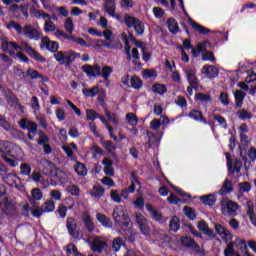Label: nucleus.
Here are the masks:
<instances>
[{"label":"nucleus","instance_id":"obj_10","mask_svg":"<svg viewBox=\"0 0 256 256\" xmlns=\"http://www.w3.org/2000/svg\"><path fill=\"white\" fill-rule=\"evenodd\" d=\"M112 217L115 223H121L122 221H127L129 215H127L123 206H116L114 208Z\"/></svg>","mask_w":256,"mask_h":256},{"label":"nucleus","instance_id":"obj_40","mask_svg":"<svg viewBox=\"0 0 256 256\" xmlns=\"http://www.w3.org/2000/svg\"><path fill=\"white\" fill-rule=\"evenodd\" d=\"M82 93L86 97H96L97 95H99V86H94L91 89L84 88L82 90Z\"/></svg>","mask_w":256,"mask_h":256},{"label":"nucleus","instance_id":"obj_63","mask_svg":"<svg viewBox=\"0 0 256 256\" xmlns=\"http://www.w3.org/2000/svg\"><path fill=\"white\" fill-rule=\"evenodd\" d=\"M144 79H151V77H157V71L151 69H145L142 72Z\"/></svg>","mask_w":256,"mask_h":256},{"label":"nucleus","instance_id":"obj_1","mask_svg":"<svg viewBox=\"0 0 256 256\" xmlns=\"http://www.w3.org/2000/svg\"><path fill=\"white\" fill-rule=\"evenodd\" d=\"M25 51L32 57L33 59H36V61H41V63H45V58L41 56L33 47L29 46L27 42L23 43L22 46L17 45L15 42H9L4 40L2 43V51L4 53H9L10 55H14L15 52L13 51Z\"/></svg>","mask_w":256,"mask_h":256},{"label":"nucleus","instance_id":"obj_3","mask_svg":"<svg viewBox=\"0 0 256 256\" xmlns=\"http://www.w3.org/2000/svg\"><path fill=\"white\" fill-rule=\"evenodd\" d=\"M220 208L223 215L235 217V215H237V210L239 209V204L233 200H229V198H223L220 201Z\"/></svg>","mask_w":256,"mask_h":256},{"label":"nucleus","instance_id":"obj_5","mask_svg":"<svg viewBox=\"0 0 256 256\" xmlns=\"http://www.w3.org/2000/svg\"><path fill=\"white\" fill-rule=\"evenodd\" d=\"M23 35H25L27 39H31L33 41H39V39L43 37V32L41 31V28L34 27L31 24H27L23 27Z\"/></svg>","mask_w":256,"mask_h":256},{"label":"nucleus","instance_id":"obj_48","mask_svg":"<svg viewBox=\"0 0 256 256\" xmlns=\"http://www.w3.org/2000/svg\"><path fill=\"white\" fill-rule=\"evenodd\" d=\"M64 29L69 33V35L73 34L75 31V25H73V19L67 18L64 22Z\"/></svg>","mask_w":256,"mask_h":256},{"label":"nucleus","instance_id":"obj_14","mask_svg":"<svg viewBox=\"0 0 256 256\" xmlns=\"http://www.w3.org/2000/svg\"><path fill=\"white\" fill-rule=\"evenodd\" d=\"M82 223L87 230L88 233H93L95 231V222H93V218L87 212L82 213Z\"/></svg>","mask_w":256,"mask_h":256},{"label":"nucleus","instance_id":"obj_7","mask_svg":"<svg viewBox=\"0 0 256 256\" xmlns=\"http://www.w3.org/2000/svg\"><path fill=\"white\" fill-rule=\"evenodd\" d=\"M181 243L183 247L193 249V251H195V253H197L198 255H204L203 250H201V247L199 246V244H197V242H195L193 238L189 236H182Z\"/></svg>","mask_w":256,"mask_h":256},{"label":"nucleus","instance_id":"obj_16","mask_svg":"<svg viewBox=\"0 0 256 256\" xmlns=\"http://www.w3.org/2000/svg\"><path fill=\"white\" fill-rule=\"evenodd\" d=\"M0 207L2 209V212L4 213V215H15V205H13V203H11L9 201V199H4L1 203H0Z\"/></svg>","mask_w":256,"mask_h":256},{"label":"nucleus","instance_id":"obj_38","mask_svg":"<svg viewBox=\"0 0 256 256\" xmlns=\"http://www.w3.org/2000/svg\"><path fill=\"white\" fill-rule=\"evenodd\" d=\"M54 175L60 183H67L68 181L67 173L63 172L61 169L56 168Z\"/></svg>","mask_w":256,"mask_h":256},{"label":"nucleus","instance_id":"obj_64","mask_svg":"<svg viewBox=\"0 0 256 256\" xmlns=\"http://www.w3.org/2000/svg\"><path fill=\"white\" fill-rule=\"evenodd\" d=\"M20 171L22 175H31V165L22 163L20 165Z\"/></svg>","mask_w":256,"mask_h":256},{"label":"nucleus","instance_id":"obj_15","mask_svg":"<svg viewBox=\"0 0 256 256\" xmlns=\"http://www.w3.org/2000/svg\"><path fill=\"white\" fill-rule=\"evenodd\" d=\"M215 230L222 239H225V241H231L233 239V234H231V231H229V229L225 228L223 225L216 224Z\"/></svg>","mask_w":256,"mask_h":256},{"label":"nucleus","instance_id":"obj_58","mask_svg":"<svg viewBox=\"0 0 256 256\" xmlns=\"http://www.w3.org/2000/svg\"><path fill=\"white\" fill-rule=\"evenodd\" d=\"M126 121H128V123L132 125V127H135V125L139 123V119H137V115H135L134 113H128L126 115Z\"/></svg>","mask_w":256,"mask_h":256},{"label":"nucleus","instance_id":"obj_33","mask_svg":"<svg viewBox=\"0 0 256 256\" xmlns=\"http://www.w3.org/2000/svg\"><path fill=\"white\" fill-rule=\"evenodd\" d=\"M96 219L97 221H99V223H101V225H103V227H111V225H113V222H111V219H109V217H107L104 214L98 213L96 215Z\"/></svg>","mask_w":256,"mask_h":256},{"label":"nucleus","instance_id":"obj_17","mask_svg":"<svg viewBox=\"0 0 256 256\" xmlns=\"http://www.w3.org/2000/svg\"><path fill=\"white\" fill-rule=\"evenodd\" d=\"M56 171H57V166H55V163L48 160H44L42 162L43 175H55Z\"/></svg>","mask_w":256,"mask_h":256},{"label":"nucleus","instance_id":"obj_30","mask_svg":"<svg viewBox=\"0 0 256 256\" xmlns=\"http://www.w3.org/2000/svg\"><path fill=\"white\" fill-rule=\"evenodd\" d=\"M31 195L32 196L28 197L30 203H33V201H41V199H43V192L39 188L32 189Z\"/></svg>","mask_w":256,"mask_h":256},{"label":"nucleus","instance_id":"obj_28","mask_svg":"<svg viewBox=\"0 0 256 256\" xmlns=\"http://www.w3.org/2000/svg\"><path fill=\"white\" fill-rule=\"evenodd\" d=\"M146 209L147 211L150 213L152 219H154L155 221H161V219H163V215L155 210V208H153V205L151 204H146Z\"/></svg>","mask_w":256,"mask_h":256},{"label":"nucleus","instance_id":"obj_37","mask_svg":"<svg viewBox=\"0 0 256 256\" xmlns=\"http://www.w3.org/2000/svg\"><path fill=\"white\" fill-rule=\"evenodd\" d=\"M152 91L156 95H165V93H167V87L163 84L156 83V84H153Z\"/></svg>","mask_w":256,"mask_h":256},{"label":"nucleus","instance_id":"obj_8","mask_svg":"<svg viewBox=\"0 0 256 256\" xmlns=\"http://www.w3.org/2000/svg\"><path fill=\"white\" fill-rule=\"evenodd\" d=\"M66 227L73 239H81V233L77 230V221L73 217L67 218Z\"/></svg>","mask_w":256,"mask_h":256},{"label":"nucleus","instance_id":"obj_47","mask_svg":"<svg viewBox=\"0 0 256 256\" xmlns=\"http://www.w3.org/2000/svg\"><path fill=\"white\" fill-rule=\"evenodd\" d=\"M102 146L109 154H113L117 149V146H115L111 140L102 142Z\"/></svg>","mask_w":256,"mask_h":256},{"label":"nucleus","instance_id":"obj_29","mask_svg":"<svg viewBox=\"0 0 256 256\" xmlns=\"http://www.w3.org/2000/svg\"><path fill=\"white\" fill-rule=\"evenodd\" d=\"M3 181L4 183H7V185H10V187H13V185H17V180L19 177L13 173H8L3 176Z\"/></svg>","mask_w":256,"mask_h":256},{"label":"nucleus","instance_id":"obj_35","mask_svg":"<svg viewBox=\"0 0 256 256\" xmlns=\"http://www.w3.org/2000/svg\"><path fill=\"white\" fill-rule=\"evenodd\" d=\"M129 87H132L133 89H136V91H139V89H141L143 87V80H141L137 76H132L130 79Z\"/></svg>","mask_w":256,"mask_h":256},{"label":"nucleus","instance_id":"obj_26","mask_svg":"<svg viewBox=\"0 0 256 256\" xmlns=\"http://www.w3.org/2000/svg\"><path fill=\"white\" fill-rule=\"evenodd\" d=\"M104 9L108 15L115 17V0H105Z\"/></svg>","mask_w":256,"mask_h":256},{"label":"nucleus","instance_id":"obj_31","mask_svg":"<svg viewBox=\"0 0 256 256\" xmlns=\"http://www.w3.org/2000/svg\"><path fill=\"white\" fill-rule=\"evenodd\" d=\"M198 229L199 231H202L204 235H207L208 237H213V230L209 229V225H207V222H205L204 220L198 223Z\"/></svg>","mask_w":256,"mask_h":256},{"label":"nucleus","instance_id":"obj_27","mask_svg":"<svg viewBox=\"0 0 256 256\" xmlns=\"http://www.w3.org/2000/svg\"><path fill=\"white\" fill-rule=\"evenodd\" d=\"M200 201L204 205H208L209 207H213L215 203L217 202V198H215V195L213 194H208L200 197Z\"/></svg>","mask_w":256,"mask_h":256},{"label":"nucleus","instance_id":"obj_22","mask_svg":"<svg viewBox=\"0 0 256 256\" xmlns=\"http://www.w3.org/2000/svg\"><path fill=\"white\" fill-rule=\"evenodd\" d=\"M188 22L194 29V31H197L198 33H200V35H207V33H211V30L209 28H206L205 26L198 24L191 18H189Z\"/></svg>","mask_w":256,"mask_h":256},{"label":"nucleus","instance_id":"obj_19","mask_svg":"<svg viewBox=\"0 0 256 256\" xmlns=\"http://www.w3.org/2000/svg\"><path fill=\"white\" fill-rule=\"evenodd\" d=\"M246 215L249 217L250 222L254 227H256V214H255V204H253V201H247L246 202Z\"/></svg>","mask_w":256,"mask_h":256},{"label":"nucleus","instance_id":"obj_4","mask_svg":"<svg viewBox=\"0 0 256 256\" xmlns=\"http://www.w3.org/2000/svg\"><path fill=\"white\" fill-rule=\"evenodd\" d=\"M124 23L129 28L133 27L137 35H143L145 33V25L138 18L126 14L124 16Z\"/></svg>","mask_w":256,"mask_h":256},{"label":"nucleus","instance_id":"obj_44","mask_svg":"<svg viewBox=\"0 0 256 256\" xmlns=\"http://www.w3.org/2000/svg\"><path fill=\"white\" fill-rule=\"evenodd\" d=\"M179 223H180L179 217H177V216L172 217L170 224H169L170 231L177 233V231H179V229L181 227L179 225Z\"/></svg>","mask_w":256,"mask_h":256},{"label":"nucleus","instance_id":"obj_18","mask_svg":"<svg viewBox=\"0 0 256 256\" xmlns=\"http://www.w3.org/2000/svg\"><path fill=\"white\" fill-rule=\"evenodd\" d=\"M206 77L209 79H215L219 75V68L213 66V65H205L202 68L201 71Z\"/></svg>","mask_w":256,"mask_h":256},{"label":"nucleus","instance_id":"obj_61","mask_svg":"<svg viewBox=\"0 0 256 256\" xmlns=\"http://www.w3.org/2000/svg\"><path fill=\"white\" fill-rule=\"evenodd\" d=\"M40 139L37 140L38 145H45L49 143V137H47V134H45L44 131H40L38 133Z\"/></svg>","mask_w":256,"mask_h":256},{"label":"nucleus","instance_id":"obj_25","mask_svg":"<svg viewBox=\"0 0 256 256\" xmlns=\"http://www.w3.org/2000/svg\"><path fill=\"white\" fill-rule=\"evenodd\" d=\"M188 117H190V119H194V121H201L204 123V125H207L208 123L207 119L203 117V113H201L199 110H191L188 114Z\"/></svg>","mask_w":256,"mask_h":256},{"label":"nucleus","instance_id":"obj_41","mask_svg":"<svg viewBox=\"0 0 256 256\" xmlns=\"http://www.w3.org/2000/svg\"><path fill=\"white\" fill-rule=\"evenodd\" d=\"M41 207L44 213H52V211H55V202L53 200H47Z\"/></svg>","mask_w":256,"mask_h":256},{"label":"nucleus","instance_id":"obj_59","mask_svg":"<svg viewBox=\"0 0 256 256\" xmlns=\"http://www.w3.org/2000/svg\"><path fill=\"white\" fill-rule=\"evenodd\" d=\"M99 114L93 110V109H88L86 110V119L87 121H95V119H98Z\"/></svg>","mask_w":256,"mask_h":256},{"label":"nucleus","instance_id":"obj_13","mask_svg":"<svg viewBox=\"0 0 256 256\" xmlns=\"http://www.w3.org/2000/svg\"><path fill=\"white\" fill-rule=\"evenodd\" d=\"M185 73H186V77H187V81H188L189 85H191V87H193V89H195V91H197V89H199V80L197 79L195 69L188 68L185 71Z\"/></svg>","mask_w":256,"mask_h":256},{"label":"nucleus","instance_id":"obj_21","mask_svg":"<svg viewBox=\"0 0 256 256\" xmlns=\"http://www.w3.org/2000/svg\"><path fill=\"white\" fill-rule=\"evenodd\" d=\"M218 193L219 195H229L233 193V182L229 178H226Z\"/></svg>","mask_w":256,"mask_h":256},{"label":"nucleus","instance_id":"obj_2","mask_svg":"<svg viewBox=\"0 0 256 256\" xmlns=\"http://www.w3.org/2000/svg\"><path fill=\"white\" fill-rule=\"evenodd\" d=\"M25 51L32 57L33 59H36V61H41V63H45V58L41 56L33 47L29 46L27 42L23 43L22 46L17 45L15 42H9L4 40L2 43V51L4 53H9L10 55H14L15 52L13 51Z\"/></svg>","mask_w":256,"mask_h":256},{"label":"nucleus","instance_id":"obj_46","mask_svg":"<svg viewBox=\"0 0 256 256\" xmlns=\"http://www.w3.org/2000/svg\"><path fill=\"white\" fill-rule=\"evenodd\" d=\"M183 212H184V215H186V217H188V219H190L191 221H195V219L197 218V214H195V210L189 206H185L183 208Z\"/></svg>","mask_w":256,"mask_h":256},{"label":"nucleus","instance_id":"obj_20","mask_svg":"<svg viewBox=\"0 0 256 256\" xmlns=\"http://www.w3.org/2000/svg\"><path fill=\"white\" fill-rule=\"evenodd\" d=\"M42 45H45L46 49L51 51V53H57L59 51V43L49 40L47 36L42 38Z\"/></svg>","mask_w":256,"mask_h":256},{"label":"nucleus","instance_id":"obj_45","mask_svg":"<svg viewBox=\"0 0 256 256\" xmlns=\"http://www.w3.org/2000/svg\"><path fill=\"white\" fill-rule=\"evenodd\" d=\"M8 29H15V31L18 33V35H23V26L21 24L15 22V21H10L7 24Z\"/></svg>","mask_w":256,"mask_h":256},{"label":"nucleus","instance_id":"obj_51","mask_svg":"<svg viewBox=\"0 0 256 256\" xmlns=\"http://www.w3.org/2000/svg\"><path fill=\"white\" fill-rule=\"evenodd\" d=\"M237 115L239 117V119H241L242 121H245L246 119H252L253 118V114L245 109H241L237 112Z\"/></svg>","mask_w":256,"mask_h":256},{"label":"nucleus","instance_id":"obj_53","mask_svg":"<svg viewBox=\"0 0 256 256\" xmlns=\"http://www.w3.org/2000/svg\"><path fill=\"white\" fill-rule=\"evenodd\" d=\"M235 244L229 242L224 250V256H235Z\"/></svg>","mask_w":256,"mask_h":256},{"label":"nucleus","instance_id":"obj_39","mask_svg":"<svg viewBox=\"0 0 256 256\" xmlns=\"http://www.w3.org/2000/svg\"><path fill=\"white\" fill-rule=\"evenodd\" d=\"M75 172L80 175L81 177H85L87 175V167L85 164L81 162H77L76 165L74 166Z\"/></svg>","mask_w":256,"mask_h":256},{"label":"nucleus","instance_id":"obj_11","mask_svg":"<svg viewBox=\"0 0 256 256\" xmlns=\"http://www.w3.org/2000/svg\"><path fill=\"white\" fill-rule=\"evenodd\" d=\"M226 159L229 173H241V168L243 167V162L241 160H235L233 163L229 154H227Z\"/></svg>","mask_w":256,"mask_h":256},{"label":"nucleus","instance_id":"obj_57","mask_svg":"<svg viewBox=\"0 0 256 256\" xmlns=\"http://www.w3.org/2000/svg\"><path fill=\"white\" fill-rule=\"evenodd\" d=\"M75 59L76 58L73 50L66 51V62H65L66 67H70L71 63H73Z\"/></svg>","mask_w":256,"mask_h":256},{"label":"nucleus","instance_id":"obj_52","mask_svg":"<svg viewBox=\"0 0 256 256\" xmlns=\"http://www.w3.org/2000/svg\"><path fill=\"white\" fill-rule=\"evenodd\" d=\"M195 99L198 101H202L204 103H211L213 100L211 99V95L204 93H196Z\"/></svg>","mask_w":256,"mask_h":256},{"label":"nucleus","instance_id":"obj_49","mask_svg":"<svg viewBox=\"0 0 256 256\" xmlns=\"http://www.w3.org/2000/svg\"><path fill=\"white\" fill-rule=\"evenodd\" d=\"M66 191H68L70 195H73V197H79V195H81V189H79V186L77 185L67 186Z\"/></svg>","mask_w":256,"mask_h":256},{"label":"nucleus","instance_id":"obj_62","mask_svg":"<svg viewBox=\"0 0 256 256\" xmlns=\"http://www.w3.org/2000/svg\"><path fill=\"white\" fill-rule=\"evenodd\" d=\"M55 36L58 38V39H67L68 41H70V39H73V35L71 34H66L64 33L62 30H59L57 29L55 31Z\"/></svg>","mask_w":256,"mask_h":256},{"label":"nucleus","instance_id":"obj_55","mask_svg":"<svg viewBox=\"0 0 256 256\" xmlns=\"http://www.w3.org/2000/svg\"><path fill=\"white\" fill-rule=\"evenodd\" d=\"M67 51H58L54 53V59L58 61V63H66Z\"/></svg>","mask_w":256,"mask_h":256},{"label":"nucleus","instance_id":"obj_56","mask_svg":"<svg viewBox=\"0 0 256 256\" xmlns=\"http://www.w3.org/2000/svg\"><path fill=\"white\" fill-rule=\"evenodd\" d=\"M13 71L14 75H16V77H18L21 81H25V79H27V72L25 73V71H23L21 68L15 66Z\"/></svg>","mask_w":256,"mask_h":256},{"label":"nucleus","instance_id":"obj_9","mask_svg":"<svg viewBox=\"0 0 256 256\" xmlns=\"http://www.w3.org/2000/svg\"><path fill=\"white\" fill-rule=\"evenodd\" d=\"M108 245H107V241H105L103 238L101 237H96L92 240L91 243V249L92 251H94V253H103V251H105L107 249Z\"/></svg>","mask_w":256,"mask_h":256},{"label":"nucleus","instance_id":"obj_6","mask_svg":"<svg viewBox=\"0 0 256 256\" xmlns=\"http://www.w3.org/2000/svg\"><path fill=\"white\" fill-rule=\"evenodd\" d=\"M19 125L21 129H27L29 131L28 133V139L30 141H33L35 139V136L37 135V123L27 120V118H23L19 121Z\"/></svg>","mask_w":256,"mask_h":256},{"label":"nucleus","instance_id":"obj_54","mask_svg":"<svg viewBox=\"0 0 256 256\" xmlns=\"http://www.w3.org/2000/svg\"><path fill=\"white\" fill-rule=\"evenodd\" d=\"M44 31L45 33L57 31V26L55 25V23H53V21L46 20V22L44 23Z\"/></svg>","mask_w":256,"mask_h":256},{"label":"nucleus","instance_id":"obj_32","mask_svg":"<svg viewBox=\"0 0 256 256\" xmlns=\"http://www.w3.org/2000/svg\"><path fill=\"white\" fill-rule=\"evenodd\" d=\"M26 77H28L29 79H42V81H45V76H43V74L39 73V71L35 70V69H28L26 71Z\"/></svg>","mask_w":256,"mask_h":256},{"label":"nucleus","instance_id":"obj_50","mask_svg":"<svg viewBox=\"0 0 256 256\" xmlns=\"http://www.w3.org/2000/svg\"><path fill=\"white\" fill-rule=\"evenodd\" d=\"M104 113H105L106 117L108 118V121H111V123H113V125H119V119H117V115L115 113H112L108 109H105Z\"/></svg>","mask_w":256,"mask_h":256},{"label":"nucleus","instance_id":"obj_43","mask_svg":"<svg viewBox=\"0 0 256 256\" xmlns=\"http://www.w3.org/2000/svg\"><path fill=\"white\" fill-rule=\"evenodd\" d=\"M90 151L93 159H99V157L103 155V149H101L97 144L92 145Z\"/></svg>","mask_w":256,"mask_h":256},{"label":"nucleus","instance_id":"obj_24","mask_svg":"<svg viewBox=\"0 0 256 256\" xmlns=\"http://www.w3.org/2000/svg\"><path fill=\"white\" fill-rule=\"evenodd\" d=\"M12 149L13 143L0 140V153H2L1 155H11Z\"/></svg>","mask_w":256,"mask_h":256},{"label":"nucleus","instance_id":"obj_36","mask_svg":"<svg viewBox=\"0 0 256 256\" xmlns=\"http://www.w3.org/2000/svg\"><path fill=\"white\" fill-rule=\"evenodd\" d=\"M125 245V241L121 237L114 238L112 241V251L117 253Z\"/></svg>","mask_w":256,"mask_h":256},{"label":"nucleus","instance_id":"obj_23","mask_svg":"<svg viewBox=\"0 0 256 256\" xmlns=\"http://www.w3.org/2000/svg\"><path fill=\"white\" fill-rule=\"evenodd\" d=\"M166 25L168 31H170L172 35H177V33H179V23H177V20H175V18H168L166 21Z\"/></svg>","mask_w":256,"mask_h":256},{"label":"nucleus","instance_id":"obj_34","mask_svg":"<svg viewBox=\"0 0 256 256\" xmlns=\"http://www.w3.org/2000/svg\"><path fill=\"white\" fill-rule=\"evenodd\" d=\"M90 195L92 197H95V199H101L103 195H105V189L103 187L96 185L93 187L92 191L90 192Z\"/></svg>","mask_w":256,"mask_h":256},{"label":"nucleus","instance_id":"obj_12","mask_svg":"<svg viewBox=\"0 0 256 256\" xmlns=\"http://www.w3.org/2000/svg\"><path fill=\"white\" fill-rule=\"evenodd\" d=\"M82 71L86 73L88 77H99L101 76V67L99 65H89L85 64L82 66Z\"/></svg>","mask_w":256,"mask_h":256},{"label":"nucleus","instance_id":"obj_42","mask_svg":"<svg viewBox=\"0 0 256 256\" xmlns=\"http://www.w3.org/2000/svg\"><path fill=\"white\" fill-rule=\"evenodd\" d=\"M233 244L237 247V249H240L242 253L245 254L247 252V242H245V240L236 238Z\"/></svg>","mask_w":256,"mask_h":256},{"label":"nucleus","instance_id":"obj_60","mask_svg":"<svg viewBox=\"0 0 256 256\" xmlns=\"http://www.w3.org/2000/svg\"><path fill=\"white\" fill-rule=\"evenodd\" d=\"M213 117H214V120L217 121V123H219L222 129H227V120H225L223 116L216 114Z\"/></svg>","mask_w":256,"mask_h":256}]
</instances>
